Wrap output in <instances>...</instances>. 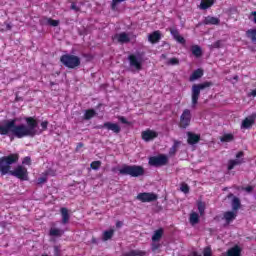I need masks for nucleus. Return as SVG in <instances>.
<instances>
[{
  "instance_id": "f257e3e1",
  "label": "nucleus",
  "mask_w": 256,
  "mask_h": 256,
  "mask_svg": "<svg viewBox=\"0 0 256 256\" xmlns=\"http://www.w3.org/2000/svg\"><path fill=\"white\" fill-rule=\"evenodd\" d=\"M25 124L17 125V118L4 120L3 125H0V135H13L17 137V139H23V137H35V135H39V133H43V131H47V127L49 125L48 121L42 122L41 130L37 131L38 123L33 117H27Z\"/></svg>"
},
{
  "instance_id": "f03ea898",
  "label": "nucleus",
  "mask_w": 256,
  "mask_h": 256,
  "mask_svg": "<svg viewBox=\"0 0 256 256\" xmlns=\"http://www.w3.org/2000/svg\"><path fill=\"white\" fill-rule=\"evenodd\" d=\"M19 161V155L10 154L8 156H3L0 158V173L2 175H7V173H11V165L13 163H17Z\"/></svg>"
},
{
  "instance_id": "7ed1b4c3",
  "label": "nucleus",
  "mask_w": 256,
  "mask_h": 256,
  "mask_svg": "<svg viewBox=\"0 0 256 256\" xmlns=\"http://www.w3.org/2000/svg\"><path fill=\"white\" fill-rule=\"evenodd\" d=\"M60 62L68 69H77V67H81V58L72 54L62 55L60 57Z\"/></svg>"
},
{
  "instance_id": "20e7f679",
  "label": "nucleus",
  "mask_w": 256,
  "mask_h": 256,
  "mask_svg": "<svg viewBox=\"0 0 256 256\" xmlns=\"http://www.w3.org/2000/svg\"><path fill=\"white\" fill-rule=\"evenodd\" d=\"M119 173L120 175H130V177H141L145 175V168L137 165H124Z\"/></svg>"
},
{
  "instance_id": "39448f33",
  "label": "nucleus",
  "mask_w": 256,
  "mask_h": 256,
  "mask_svg": "<svg viewBox=\"0 0 256 256\" xmlns=\"http://www.w3.org/2000/svg\"><path fill=\"white\" fill-rule=\"evenodd\" d=\"M213 82H204L201 84H194L192 86V105L195 107L197 104V101H199V96L201 95V91L203 89H207L209 87H212Z\"/></svg>"
},
{
  "instance_id": "423d86ee",
  "label": "nucleus",
  "mask_w": 256,
  "mask_h": 256,
  "mask_svg": "<svg viewBox=\"0 0 256 256\" xmlns=\"http://www.w3.org/2000/svg\"><path fill=\"white\" fill-rule=\"evenodd\" d=\"M128 61L131 69H134V71H141L143 69V57L141 55H129Z\"/></svg>"
},
{
  "instance_id": "0eeeda50",
  "label": "nucleus",
  "mask_w": 256,
  "mask_h": 256,
  "mask_svg": "<svg viewBox=\"0 0 256 256\" xmlns=\"http://www.w3.org/2000/svg\"><path fill=\"white\" fill-rule=\"evenodd\" d=\"M167 163H169V158L163 154L149 158V165L152 167H163L164 165H167Z\"/></svg>"
},
{
  "instance_id": "6e6552de",
  "label": "nucleus",
  "mask_w": 256,
  "mask_h": 256,
  "mask_svg": "<svg viewBox=\"0 0 256 256\" xmlns=\"http://www.w3.org/2000/svg\"><path fill=\"white\" fill-rule=\"evenodd\" d=\"M10 175L20 179V181H27L29 179L27 168L23 166H18L13 171H10Z\"/></svg>"
},
{
  "instance_id": "1a4fd4ad",
  "label": "nucleus",
  "mask_w": 256,
  "mask_h": 256,
  "mask_svg": "<svg viewBox=\"0 0 256 256\" xmlns=\"http://www.w3.org/2000/svg\"><path fill=\"white\" fill-rule=\"evenodd\" d=\"M136 199L141 201V203H153V201H157V199H159V196L155 193L143 192L139 193L136 196Z\"/></svg>"
},
{
  "instance_id": "9d476101",
  "label": "nucleus",
  "mask_w": 256,
  "mask_h": 256,
  "mask_svg": "<svg viewBox=\"0 0 256 256\" xmlns=\"http://www.w3.org/2000/svg\"><path fill=\"white\" fill-rule=\"evenodd\" d=\"M191 124V110L185 109L180 116V127L182 129H187L189 125Z\"/></svg>"
},
{
  "instance_id": "9b49d317",
  "label": "nucleus",
  "mask_w": 256,
  "mask_h": 256,
  "mask_svg": "<svg viewBox=\"0 0 256 256\" xmlns=\"http://www.w3.org/2000/svg\"><path fill=\"white\" fill-rule=\"evenodd\" d=\"M97 129H107V131H113L116 135L121 133V126L113 122H105L103 125L97 126Z\"/></svg>"
},
{
  "instance_id": "f8f14e48",
  "label": "nucleus",
  "mask_w": 256,
  "mask_h": 256,
  "mask_svg": "<svg viewBox=\"0 0 256 256\" xmlns=\"http://www.w3.org/2000/svg\"><path fill=\"white\" fill-rule=\"evenodd\" d=\"M141 136L143 141H146V143H149V141H153V139H157V137H159V134L156 131L148 129L143 131Z\"/></svg>"
},
{
  "instance_id": "ddd939ff",
  "label": "nucleus",
  "mask_w": 256,
  "mask_h": 256,
  "mask_svg": "<svg viewBox=\"0 0 256 256\" xmlns=\"http://www.w3.org/2000/svg\"><path fill=\"white\" fill-rule=\"evenodd\" d=\"M170 33L172 37L177 41V43H180L181 45H185L186 41L181 34H179V30L177 28H170Z\"/></svg>"
},
{
  "instance_id": "4468645a",
  "label": "nucleus",
  "mask_w": 256,
  "mask_h": 256,
  "mask_svg": "<svg viewBox=\"0 0 256 256\" xmlns=\"http://www.w3.org/2000/svg\"><path fill=\"white\" fill-rule=\"evenodd\" d=\"M114 39H116L118 41V43H120L121 45H123L125 43H130V41H131L129 34H127L126 32H122L120 34H115Z\"/></svg>"
},
{
  "instance_id": "2eb2a0df",
  "label": "nucleus",
  "mask_w": 256,
  "mask_h": 256,
  "mask_svg": "<svg viewBox=\"0 0 256 256\" xmlns=\"http://www.w3.org/2000/svg\"><path fill=\"white\" fill-rule=\"evenodd\" d=\"M255 115H252L250 117L245 118L242 121L241 124V129H251V127H253V125H255Z\"/></svg>"
},
{
  "instance_id": "dca6fc26",
  "label": "nucleus",
  "mask_w": 256,
  "mask_h": 256,
  "mask_svg": "<svg viewBox=\"0 0 256 256\" xmlns=\"http://www.w3.org/2000/svg\"><path fill=\"white\" fill-rule=\"evenodd\" d=\"M187 137L188 145H196L198 141H201V135L195 134L193 132H187Z\"/></svg>"
},
{
  "instance_id": "f3484780",
  "label": "nucleus",
  "mask_w": 256,
  "mask_h": 256,
  "mask_svg": "<svg viewBox=\"0 0 256 256\" xmlns=\"http://www.w3.org/2000/svg\"><path fill=\"white\" fill-rule=\"evenodd\" d=\"M223 219L226 221V225H229L232 223V221H235L237 219V212L236 211H227L223 215Z\"/></svg>"
},
{
  "instance_id": "a211bd4d",
  "label": "nucleus",
  "mask_w": 256,
  "mask_h": 256,
  "mask_svg": "<svg viewBox=\"0 0 256 256\" xmlns=\"http://www.w3.org/2000/svg\"><path fill=\"white\" fill-rule=\"evenodd\" d=\"M148 41L153 44L159 43L161 41V32L154 31L152 34H149Z\"/></svg>"
},
{
  "instance_id": "6ab92c4d",
  "label": "nucleus",
  "mask_w": 256,
  "mask_h": 256,
  "mask_svg": "<svg viewBox=\"0 0 256 256\" xmlns=\"http://www.w3.org/2000/svg\"><path fill=\"white\" fill-rule=\"evenodd\" d=\"M61 215H62V225H67L69 223V219H71V216L69 215V209L63 207L60 209Z\"/></svg>"
},
{
  "instance_id": "aec40b11",
  "label": "nucleus",
  "mask_w": 256,
  "mask_h": 256,
  "mask_svg": "<svg viewBox=\"0 0 256 256\" xmlns=\"http://www.w3.org/2000/svg\"><path fill=\"white\" fill-rule=\"evenodd\" d=\"M163 237V228H160L156 231H154V234L152 236V243H159Z\"/></svg>"
},
{
  "instance_id": "412c9836",
  "label": "nucleus",
  "mask_w": 256,
  "mask_h": 256,
  "mask_svg": "<svg viewBox=\"0 0 256 256\" xmlns=\"http://www.w3.org/2000/svg\"><path fill=\"white\" fill-rule=\"evenodd\" d=\"M227 256H241V247L234 246L227 251Z\"/></svg>"
},
{
  "instance_id": "4be33fe9",
  "label": "nucleus",
  "mask_w": 256,
  "mask_h": 256,
  "mask_svg": "<svg viewBox=\"0 0 256 256\" xmlns=\"http://www.w3.org/2000/svg\"><path fill=\"white\" fill-rule=\"evenodd\" d=\"M232 211H239L241 209V200L238 197H233L232 199Z\"/></svg>"
},
{
  "instance_id": "5701e85b",
  "label": "nucleus",
  "mask_w": 256,
  "mask_h": 256,
  "mask_svg": "<svg viewBox=\"0 0 256 256\" xmlns=\"http://www.w3.org/2000/svg\"><path fill=\"white\" fill-rule=\"evenodd\" d=\"M147 252L141 250H131L123 254V256H145Z\"/></svg>"
},
{
  "instance_id": "b1692460",
  "label": "nucleus",
  "mask_w": 256,
  "mask_h": 256,
  "mask_svg": "<svg viewBox=\"0 0 256 256\" xmlns=\"http://www.w3.org/2000/svg\"><path fill=\"white\" fill-rule=\"evenodd\" d=\"M246 37L252 41L254 45H256V29H249L246 32Z\"/></svg>"
},
{
  "instance_id": "393cba45",
  "label": "nucleus",
  "mask_w": 256,
  "mask_h": 256,
  "mask_svg": "<svg viewBox=\"0 0 256 256\" xmlns=\"http://www.w3.org/2000/svg\"><path fill=\"white\" fill-rule=\"evenodd\" d=\"M191 52L194 55V57H201L203 55V50L199 47V45L192 46Z\"/></svg>"
},
{
  "instance_id": "a878e982",
  "label": "nucleus",
  "mask_w": 256,
  "mask_h": 256,
  "mask_svg": "<svg viewBox=\"0 0 256 256\" xmlns=\"http://www.w3.org/2000/svg\"><path fill=\"white\" fill-rule=\"evenodd\" d=\"M205 23H206V25H219L220 20L217 17L208 16L205 19Z\"/></svg>"
},
{
  "instance_id": "bb28decb",
  "label": "nucleus",
  "mask_w": 256,
  "mask_h": 256,
  "mask_svg": "<svg viewBox=\"0 0 256 256\" xmlns=\"http://www.w3.org/2000/svg\"><path fill=\"white\" fill-rule=\"evenodd\" d=\"M203 77V70L197 69L190 76V81H196V79H201Z\"/></svg>"
},
{
  "instance_id": "cd10ccee",
  "label": "nucleus",
  "mask_w": 256,
  "mask_h": 256,
  "mask_svg": "<svg viewBox=\"0 0 256 256\" xmlns=\"http://www.w3.org/2000/svg\"><path fill=\"white\" fill-rule=\"evenodd\" d=\"M214 3L215 2L213 0H202L200 3V9L205 11V9H209V7H212Z\"/></svg>"
},
{
  "instance_id": "c85d7f7f",
  "label": "nucleus",
  "mask_w": 256,
  "mask_h": 256,
  "mask_svg": "<svg viewBox=\"0 0 256 256\" xmlns=\"http://www.w3.org/2000/svg\"><path fill=\"white\" fill-rule=\"evenodd\" d=\"M64 233H65V231H63L62 229H59V228L50 229L51 237H61V236H63Z\"/></svg>"
},
{
  "instance_id": "c756f323",
  "label": "nucleus",
  "mask_w": 256,
  "mask_h": 256,
  "mask_svg": "<svg viewBox=\"0 0 256 256\" xmlns=\"http://www.w3.org/2000/svg\"><path fill=\"white\" fill-rule=\"evenodd\" d=\"M179 145H181V141L174 140V144L169 150L170 156H173L175 155V153H177V150L179 149Z\"/></svg>"
},
{
  "instance_id": "7c9ffc66",
  "label": "nucleus",
  "mask_w": 256,
  "mask_h": 256,
  "mask_svg": "<svg viewBox=\"0 0 256 256\" xmlns=\"http://www.w3.org/2000/svg\"><path fill=\"white\" fill-rule=\"evenodd\" d=\"M241 163H243V160H230L228 162V171H231L235 168L236 165H241Z\"/></svg>"
},
{
  "instance_id": "2f4dec72",
  "label": "nucleus",
  "mask_w": 256,
  "mask_h": 256,
  "mask_svg": "<svg viewBox=\"0 0 256 256\" xmlns=\"http://www.w3.org/2000/svg\"><path fill=\"white\" fill-rule=\"evenodd\" d=\"M94 115H97V112H95V110L93 109L86 110L84 113V119L86 121H89V119H93Z\"/></svg>"
},
{
  "instance_id": "473e14b6",
  "label": "nucleus",
  "mask_w": 256,
  "mask_h": 256,
  "mask_svg": "<svg viewBox=\"0 0 256 256\" xmlns=\"http://www.w3.org/2000/svg\"><path fill=\"white\" fill-rule=\"evenodd\" d=\"M115 231L114 230H107L103 233V241H109V239L113 238Z\"/></svg>"
},
{
  "instance_id": "72a5a7b5",
  "label": "nucleus",
  "mask_w": 256,
  "mask_h": 256,
  "mask_svg": "<svg viewBox=\"0 0 256 256\" xmlns=\"http://www.w3.org/2000/svg\"><path fill=\"white\" fill-rule=\"evenodd\" d=\"M190 223L191 225H197V223H199V214H197L196 212H193L190 215Z\"/></svg>"
},
{
  "instance_id": "f704fd0d",
  "label": "nucleus",
  "mask_w": 256,
  "mask_h": 256,
  "mask_svg": "<svg viewBox=\"0 0 256 256\" xmlns=\"http://www.w3.org/2000/svg\"><path fill=\"white\" fill-rule=\"evenodd\" d=\"M233 139H234L233 134H225L223 137L220 138V141H222V143H229L233 141Z\"/></svg>"
},
{
  "instance_id": "c9c22d12",
  "label": "nucleus",
  "mask_w": 256,
  "mask_h": 256,
  "mask_svg": "<svg viewBox=\"0 0 256 256\" xmlns=\"http://www.w3.org/2000/svg\"><path fill=\"white\" fill-rule=\"evenodd\" d=\"M47 25H50L51 27H59V20H53L51 18L46 19Z\"/></svg>"
},
{
  "instance_id": "e433bc0d",
  "label": "nucleus",
  "mask_w": 256,
  "mask_h": 256,
  "mask_svg": "<svg viewBox=\"0 0 256 256\" xmlns=\"http://www.w3.org/2000/svg\"><path fill=\"white\" fill-rule=\"evenodd\" d=\"M126 0H112L111 3V9L112 11H117V5H119V3H123Z\"/></svg>"
},
{
  "instance_id": "4c0bfd02",
  "label": "nucleus",
  "mask_w": 256,
  "mask_h": 256,
  "mask_svg": "<svg viewBox=\"0 0 256 256\" xmlns=\"http://www.w3.org/2000/svg\"><path fill=\"white\" fill-rule=\"evenodd\" d=\"M91 169H93L94 171L99 170V168L101 167V161H94L90 164Z\"/></svg>"
},
{
  "instance_id": "58836bf2",
  "label": "nucleus",
  "mask_w": 256,
  "mask_h": 256,
  "mask_svg": "<svg viewBox=\"0 0 256 256\" xmlns=\"http://www.w3.org/2000/svg\"><path fill=\"white\" fill-rule=\"evenodd\" d=\"M198 211L200 215H203V213H205V203L198 202Z\"/></svg>"
},
{
  "instance_id": "ea45409f",
  "label": "nucleus",
  "mask_w": 256,
  "mask_h": 256,
  "mask_svg": "<svg viewBox=\"0 0 256 256\" xmlns=\"http://www.w3.org/2000/svg\"><path fill=\"white\" fill-rule=\"evenodd\" d=\"M180 190L182 191V193H185V194L189 193V185L182 183Z\"/></svg>"
},
{
  "instance_id": "a19ab883",
  "label": "nucleus",
  "mask_w": 256,
  "mask_h": 256,
  "mask_svg": "<svg viewBox=\"0 0 256 256\" xmlns=\"http://www.w3.org/2000/svg\"><path fill=\"white\" fill-rule=\"evenodd\" d=\"M70 9H72V11H75L76 13H78V11H81V7L77 6L75 2H72Z\"/></svg>"
},
{
  "instance_id": "79ce46f5",
  "label": "nucleus",
  "mask_w": 256,
  "mask_h": 256,
  "mask_svg": "<svg viewBox=\"0 0 256 256\" xmlns=\"http://www.w3.org/2000/svg\"><path fill=\"white\" fill-rule=\"evenodd\" d=\"M167 65H179V59L171 58L170 60H168Z\"/></svg>"
},
{
  "instance_id": "37998d69",
  "label": "nucleus",
  "mask_w": 256,
  "mask_h": 256,
  "mask_svg": "<svg viewBox=\"0 0 256 256\" xmlns=\"http://www.w3.org/2000/svg\"><path fill=\"white\" fill-rule=\"evenodd\" d=\"M212 47L214 49H219V48L223 47V42H221V40H218L214 44H212Z\"/></svg>"
},
{
  "instance_id": "c03bdc74",
  "label": "nucleus",
  "mask_w": 256,
  "mask_h": 256,
  "mask_svg": "<svg viewBox=\"0 0 256 256\" xmlns=\"http://www.w3.org/2000/svg\"><path fill=\"white\" fill-rule=\"evenodd\" d=\"M37 183L38 185H43V183H47V176L38 178Z\"/></svg>"
},
{
  "instance_id": "a18cd8bd",
  "label": "nucleus",
  "mask_w": 256,
  "mask_h": 256,
  "mask_svg": "<svg viewBox=\"0 0 256 256\" xmlns=\"http://www.w3.org/2000/svg\"><path fill=\"white\" fill-rule=\"evenodd\" d=\"M161 247V245L159 244V242H152V251H157V249H159Z\"/></svg>"
},
{
  "instance_id": "49530a36",
  "label": "nucleus",
  "mask_w": 256,
  "mask_h": 256,
  "mask_svg": "<svg viewBox=\"0 0 256 256\" xmlns=\"http://www.w3.org/2000/svg\"><path fill=\"white\" fill-rule=\"evenodd\" d=\"M242 191H246V193H253V186L242 187Z\"/></svg>"
},
{
  "instance_id": "de8ad7c7",
  "label": "nucleus",
  "mask_w": 256,
  "mask_h": 256,
  "mask_svg": "<svg viewBox=\"0 0 256 256\" xmlns=\"http://www.w3.org/2000/svg\"><path fill=\"white\" fill-rule=\"evenodd\" d=\"M119 121L122 122L124 125H129V121H127L126 117L120 116Z\"/></svg>"
},
{
  "instance_id": "09e8293b",
  "label": "nucleus",
  "mask_w": 256,
  "mask_h": 256,
  "mask_svg": "<svg viewBox=\"0 0 256 256\" xmlns=\"http://www.w3.org/2000/svg\"><path fill=\"white\" fill-rule=\"evenodd\" d=\"M204 256H211V249L209 247H206L203 252Z\"/></svg>"
},
{
  "instance_id": "8fccbe9b",
  "label": "nucleus",
  "mask_w": 256,
  "mask_h": 256,
  "mask_svg": "<svg viewBox=\"0 0 256 256\" xmlns=\"http://www.w3.org/2000/svg\"><path fill=\"white\" fill-rule=\"evenodd\" d=\"M22 163L24 165H31V158L30 157H25Z\"/></svg>"
},
{
  "instance_id": "3c124183",
  "label": "nucleus",
  "mask_w": 256,
  "mask_h": 256,
  "mask_svg": "<svg viewBox=\"0 0 256 256\" xmlns=\"http://www.w3.org/2000/svg\"><path fill=\"white\" fill-rule=\"evenodd\" d=\"M54 255L55 256H61L60 253H59V247H57V246L54 247Z\"/></svg>"
},
{
  "instance_id": "603ef678",
  "label": "nucleus",
  "mask_w": 256,
  "mask_h": 256,
  "mask_svg": "<svg viewBox=\"0 0 256 256\" xmlns=\"http://www.w3.org/2000/svg\"><path fill=\"white\" fill-rule=\"evenodd\" d=\"M244 153L243 151H240L236 154V159H241V157H243Z\"/></svg>"
},
{
  "instance_id": "864d4df0",
  "label": "nucleus",
  "mask_w": 256,
  "mask_h": 256,
  "mask_svg": "<svg viewBox=\"0 0 256 256\" xmlns=\"http://www.w3.org/2000/svg\"><path fill=\"white\" fill-rule=\"evenodd\" d=\"M248 97H256V90H252L249 94Z\"/></svg>"
},
{
  "instance_id": "5fc2aeb1",
  "label": "nucleus",
  "mask_w": 256,
  "mask_h": 256,
  "mask_svg": "<svg viewBox=\"0 0 256 256\" xmlns=\"http://www.w3.org/2000/svg\"><path fill=\"white\" fill-rule=\"evenodd\" d=\"M81 148H83V143H78L76 146V151H79Z\"/></svg>"
},
{
  "instance_id": "6e6d98bb",
  "label": "nucleus",
  "mask_w": 256,
  "mask_h": 256,
  "mask_svg": "<svg viewBox=\"0 0 256 256\" xmlns=\"http://www.w3.org/2000/svg\"><path fill=\"white\" fill-rule=\"evenodd\" d=\"M91 243H92L93 245H97L98 241L96 240V238H92Z\"/></svg>"
},
{
  "instance_id": "4d7b16f0",
  "label": "nucleus",
  "mask_w": 256,
  "mask_h": 256,
  "mask_svg": "<svg viewBox=\"0 0 256 256\" xmlns=\"http://www.w3.org/2000/svg\"><path fill=\"white\" fill-rule=\"evenodd\" d=\"M231 197H235V196H233V193H230V194H228V196H227L228 199H231Z\"/></svg>"
},
{
  "instance_id": "13d9d810",
  "label": "nucleus",
  "mask_w": 256,
  "mask_h": 256,
  "mask_svg": "<svg viewBox=\"0 0 256 256\" xmlns=\"http://www.w3.org/2000/svg\"><path fill=\"white\" fill-rule=\"evenodd\" d=\"M116 227H121V223L118 222V223L116 224Z\"/></svg>"
},
{
  "instance_id": "bf43d9fd",
  "label": "nucleus",
  "mask_w": 256,
  "mask_h": 256,
  "mask_svg": "<svg viewBox=\"0 0 256 256\" xmlns=\"http://www.w3.org/2000/svg\"><path fill=\"white\" fill-rule=\"evenodd\" d=\"M7 29H11V25L8 24V25H7Z\"/></svg>"
},
{
  "instance_id": "052dcab7",
  "label": "nucleus",
  "mask_w": 256,
  "mask_h": 256,
  "mask_svg": "<svg viewBox=\"0 0 256 256\" xmlns=\"http://www.w3.org/2000/svg\"><path fill=\"white\" fill-rule=\"evenodd\" d=\"M234 79L238 80V79H239V76H235Z\"/></svg>"
},
{
  "instance_id": "680f3d73",
  "label": "nucleus",
  "mask_w": 256,
  "mask_h": 256,
  "mask_svg": "<svg viewBox=\"0 0 256 256\" xmlns=\"http://www.w3.org/2000/svg\"><path fill=\"white\" fill-rule=\"evenodd\" d=\"M162 57L165 59V57H166L165 54H162Z\"/></svg>"
}]
</instances>
